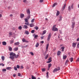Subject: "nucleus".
I'll list each match as a JSON object with an SVG mask.
<instances>
[{"instance_id":"nucleus-1","label":"nucleus","mask_w":79,"mask_h":79,"mask_svg":"<svg viewBox=\"0 0 79 79\" xmlns=\"http://www.w3.org/2000/svg\"><path fill=\"white\" fill-rule=\"evenodd\" d=\"M10 56L9 57V58H10L11 60H13L15 58H18L19 56V55L18 54L16 55V54L13 52L10 53Z\"/></svg>"},{"instance_id":"nucleus-2","label":"nucleus","mask_w":79,"mask_h":79,"mask_svg":"<svg viewBox=\"0 0 79 79\" xmlns=\"http://www.w3.org/2000/svg\"><path fill=\"white\" fill-rule=\"evenodd\" d=\"M52 30L53 31H58V28L56 27H52Z\"/></svg>"},{"instance_id":"nucleus-3","label":"nucleus","mask_w":79,"mask_h":79,"mask_svg":"<svg viewBox=\"0 0 79 79\" xmlns=\"http://www.w3.org/2000/svg\"><path fill=\"white\" fill-rule=\"evenodd\" d=\"M51 35L52 34L51 33H50L49 34L47 39V40H48V41H49V40L50 39V38H51Z\"/></svg>"},{"instance_id":"nucleus-4","label":"nucleus","mask_w":79,"mask_h":79,"mask_svg":"<svg viewBox=\"0 0 79 79\" xmlns=\"http://www.w3.org/2000/svg\"><path fill=\"white\" fill-rule=\"evenodd\" d=\"M48 61H47V63H50V62H52V58L51 57H50L48 59Z\"/></svg>"},{"instance_id":"nucleus-5","label":"nucleus","mask_w":79,"mask_h":79,"mask_svg":"<svg viewBox=\"0 0 79 79\" xmlns=\"http://www.w3.org/2000/svg\"><path fill=\"white\" fill-rule=\"evenodd\" d=\"M72 27L73 29V28H74V26H75V22H72Z\"/></svg>"},{"instance_id":"nucleus-6","label":"nucleus","mask_w":79,"mask_h":79,"mask_svg":"<svg viewBox=\"0 0 79 79\" xmlns=\"http://www.w3.org/2000/svg\"><path fill=\"white\" fill-rule=\"evenodd\" d=\"M77 43V42L76 43H73V44H72V46L73 47H76V44Z\"/></svg>"},{"instance_id":"nucleus-7","label":"nucleus","mask_w":79,"mask_h":79,"mask_svg":"<svg viewBox=\"0 0 79 79\" xmlns=\"http://www.w3.org/2000/svg\"><path fill=\"white\" fill-rule=\"evenodd\" d=\"M22 41L23 42H27V43H28V42H29V41L26 40V39H25L24 38L23 39Z\"/></svg>"},{"instance_id":"nucleus-8","label":"nucleus","mask_w":79,"mask_h":79,"mask_svg":"<svg viewBox=\"0 0 79 79\" xmlns=\"http://www.w3.org/2000/svg\"><path fill=\"white\" fill-rule=\"evenodd\" d=\"M23 29H27V28H28V27L26 25H24L23 26Z\"/></svg>"},{"instance_id":"nucleus-9","label":"nucleus","mask_w":79,"mask_h":79,"mask_svg":"<svg viewBox=\"0 0 79 79\" xmlns=\"http://www.w3.org/2000/svg\"><path fill=\"white\" fill-rule=\"evenodd\" d=\"M27 12L28 14L30 15L31 12H30V10H29V9H28L27 10Z\"/></svg>"},{"instance_id":"nucleus-10","label":"nucleus","mask_w":79,"mask_h":79,"mask_svg":"<svg viewBox=\"0 0 79 79\" xmlns=\"http://www.w3.org/2000/svg\"><path fill=\"white\" fill-rule=\"evenodd\" d=\"M20 16L21 18H23V17L24 16V15L23 14H21Z\"/></svg>"},{"instance_id":"nucleus-11","label":"nucleus","mask_w":79,"mask_h":79,"mask_svg":"<svg viewBox=\"0 0 79 79\" xmlns=\"http://www.w3.org/2000/svg\"><path fill=\"white\" fill-rule=\"evenodd\" d=\"M48 47H49V44H47L46 46V51H47L48 50Z\"/></svg>"},{"instance_id":"nucleus-12","label":"nucleus","mask_w":79,"mask_h":79,"mask_svg":"<svg viewBox=\"0 0 79 79\" xmlns=\"http://www.w3.org/2000/svg\"><path fill=\"white\" fill-rule=\"evenodd\" d=\"M2 43L3 45H6V42L5 41H3Z\"/></svg>"},{"instance_id":"nucleus-13","label":"nucleus","mask_w":79,"mask_h":79,"mask_svg":"<svg viewBox=\"0 0 79 79\" xmlns=\"http://www.w3.org/2000/svg\"><path fill=\"white\" fill-rule=\"evenodd\" d=\"M65 7H66V4H65L62 7V11H63L64 10Z\"/></svg>"},{"instance_id":"nucleus-14","label":"nucleus","mask_w":79,"mask_h":79,"mask_svg":"<svg viewBox=\"0 0 79 79\" xmlns=\"http://www.w3.org/2000/svg\"><path fill=\"white\" fill-rule=\"evenodd\" d=\"M14 45H19V42L15 43Z\"/></svg>"},{"instance_id":"nucleus-15","label":"nucleus","mask_w":79,"mask_h":79,"mask_svg":"<svg viewBox=\"0 0 79 79\" xmlns=\"http://www.w3.org/2000/svg\"><path fill=\"white\" fill-rule=\"evenodd\" d=\"M57 71H58V69L57 68H55L54 69L53 72V73H55Z\"/></svg>"},{"instance_id":"nucleus-16","label":"nucleus","mask_w":79,"mask_h":79,"mask_svg":"<svg viewBox=\"0 0 79 79\" xmlns=\"http://www.w3.org/2000/svg\"><path fill=\"white\" fill-rule=\"evenodd\" d=\"M12 68L11 67H7L6 68V69L7 70H10V69H11Z\"/></svg>"},{"instance_id":"nucleus-17","label":"nucleus","mask_w":79,"mask_h":79,"mask_svg":"<svg viewBox=\"0 0 79 79\" xmlns=\"http://www.w3.org/2000/svg\"><path fill=\"white\" fill-rule=\"evenodd\" d=\"M51 66H52V64H48V70L49 69H50V67H51Z\"/></svg>"},{"instance_id":"nucleus-18","label":"nucleus","mask_w":79,"mask_h":79,"mask_svg":"<svg viewBox=\"0 0 79 79\" xmlns=\"http://www.w3.org/2000/svg\"><path fill=\"white\" fill-rule=\"evenodd\" d=\"M30 26L31 27H34V23H31L30 25Z\"/></svg>"},{"instance_id":"nucleus-19","label":"nucleus","mask_w":79,"mask_h":79,"mask_svg":"<svg viewBox=\"0 0 79 79\" xmlns=\"http://www.w3.org/2000/svg\"><path fill=\"white\" fill-rule=\"evenodd\" d=\"M69 62V60H67L65 63V65H67Z\"/></svg>"},{"instance_id":"nucleus-20","label":"nucleus","mask_w":79,"mask_h":79,"mask_svg":"<svg viewBox=\"0 0 79 79\" xmlns=\"http://www.w3.org/2000/svg\"><path fill=\"white\" fill-rule=\"evenodd\" d=\"M18 50V48L16 47L14 48V51H17Z\"/></svg>"},{"instance_id":"nucleus-21","label":"nucleus","mask_w":79,"mask_h":79,"mask_svg":"<svg viewBox=\"0 0 79 79\" xmlns=\"http://www.w3.org/2000/svg\"><path fill=\"white\" fill-rule=\"evenodd\" d=\"M25 33L27 35H28L29 34V31H25Z\"/></svg>"},{"instance_id":"nucleus-22","label":"nucleus","mask_w":79,"mask_h":79,"mask_svg":"<svg viewBox=\"0 0 79 79\" xmlns=\"http://www.w3.org/2000/svg\"><path fill=\"white\" fill-rule=\"evenodd\" d=\"M39 43H37L35 45V47L36 48H37L38 47H39Z\"/></svg>"},{"instance_id":"nucleus-23","label":"nucleus","mask_w":79,"mask_h":79,"mask_svg":"<svg viewBox=\"0 0 79 79\" xmlns=\"http://www.w3.org/2000/svg\"><path fill=\"white\" fill-rule=\"evenodd\" d=\"M46 32H47V31L46 30L43 31V33L42 34V35H44V34H45L46 33Z\"/></svg>"},{"instance_id":"nucleus-24","label":"nucleus","mask_w":79,"mask_h":79,"mask_svg":"<svg viewBox=\"0 0 79 79\" xmlns=\"http://www.w3.org/2000/svg\"><path fill=\"white\" fill-rule=\"evenodd\" d=\"M9 51L10 52H11V51H12V48L10 46L9 47Z\"/></svg>"},{"instance_id":"nucleus-25","label":"nucleus","mask_w":79,"mask_h":79,"mask_svg":"<svg viewBox=\"0 0 79 79\" xmlns=\"http://www.w3.org/2000/svg\"><path fill=\"white\" fill-rule=\"evenodd\" d=\"M60 15V11H57L56 14V15L57 16H58Z\"/></svg>"},{"instance_id":"nucleus-26","label":"nucleus","mask_w":79,"mask_h":79,"mask_svg":"<svg viewBox=\"0 0 79 79\" xmlns=\"http://www.w3.org/2000/svg\"><path fill=\"white\" fill-rule=\"evenodd\" d=\"M48 72H47L46 73V78H48Z\"/></svg>"},{"instance_id":"nucleus-27","label":"nucleus","mask_w":79,"mask_h":79,"mask_svg":"<svg viewBox=\"0 0 79 79\" xmlns=\"http://www.w3.org/2000/svg\"><path fill=\"white\" fill-rule=\"evenodd\" d=\"M1 58L2 61H4V60H5V56H2L1 57Z\"/></svg>"},{"instance_id":"nucleus-28","label":"nucleus","mask_w":79,"mask_h":79,"mask_svg":"<svg viewBox=\"0 0 79 79\" xmlns=\"http://www.w3.org/2000/svg\"><path fill=\"white\" fill-rule=\"evenodd\" d=\"M25 25H27V26H29V23L28 22L25 23Z\"/></svg>"},{"instance_id":"nucleus-29","label":"nucleus","mask_w":79,"mask_h":79,"mask_svg":"<svg viewBox=\"0 0 79 79\" xmlns=\"http://www.w3.org/2000/svg\"><path fill=\"white\" fill-rule=\"evenodd\" d=\"M61 49H62V52H64V47H62L61 48Z\"/></svg>"},{"instance_id":"nucleus-30","label":"nucleus","mask_w":79,"mask_h":79,"mask_svg":"<svg viewBox=\"0 0 79 79\" xmlns=\"http://www.w3.org/2000/svg\"><path fill=\"white\" fill-rule=\"evenodd\" d=\"M60 53H61V52L60 51H58L57 52V55L59 56V55H60Z\"/></svg>"},{"instance_id":"nucleus-31","label":"nucleus","mask_w":79,"mask_h":79,"mask_svg":"<svg viewBox=\"0 0 79 79\" xmlns=\"http://www.w3.org/2000/svg\"><path fill=\"white\" fill-rule=\"evenodd\" d=\"M31 79H36V77H34L32 75Z\"/></svg>"},{"instance_id":"nucleus-32","label":"nucleus","mask_w":79,"mask_h":79,"mask_svg":"<svg viewBox=\"0 0 79 79\" xmlns=\"http://www.w3.org/2000/svg\"><path fill=\"white\" fill-rule=\"evenodd\" d=\"M56 4H57V3H54L53 5H52V7L53 8V7H55V6L56 5Z\"/></svg>"},{"instance_id":"nucleus-33","label":"nucleus","mask_w":79,"mask_h":79,"mask_svg":"<svg viewBox=\"0 0 79 79\" xmlns=\"http://www.w3.org/2000/svg\"><path fill=\"white\" fill-rule=\"evenodd\" d=\"M70 60L71 62H72L73 61V57H71L70 59Z\"/></svg>"},{"instance_id":"nucleus-34","label":"nucleus","mask_w":79,"mask_h":79,"mask_svg":"<svg viewBox=\"0 0 79 79\" xmlns=\"http://www.w3.org/2000/svg\"><path fill=\"white\" fill-rule=\"evenodd\" d=\"M13 42H14V41L13 40H11L10 41V44H13Z\"/></svg>"},{"instance_id":"nucleus-35","label":"nucleus","mask_w":79,"mask_h":79,"mask_svg":"<svg viewBox=\"0 0 79 79\" xmlns=\"http://www.w3.org/2000/svg\"><path fill=\"white\" fill-rule=\"evenodd\" d=\"M31 18V15H29L27 17V19H29V18Z\"/></svg>"},{"instance_id":"nucleus-36","label":"nucleus","mask_w":79,"mask_h":79,"mask_svg":"<svg viewBox=\"0 0 79 79\" xmlns=\"http://www.w3.org/2000/svg\"><path fill=\"white\" fill-rule=\"evenodd\" d=\"M67 58V57L66 56H63V59H66V58Z\"/></svg>"},{"instance_id":"nucleus-37","label":"nucleus","mask_w":79,"mask_h":79,"mask_svg":"<svg viewBox=\"0 0 79 79\" xmlns=\"http://www.w3.org/2000/svg\"><path fill=\"white\" fill-rule=\"evenodd\" d=\"M68 10H69V11L71 10V7H70V6H69V7H68Z\"/></svg>"},{"instance_id":"nucleus-38","label":"nucleus","mask_w":79,"mask_h":79,"mask_svg":"<svg viewBox=\"0 0 79 79\" xmlns=\"http://www.w3.org/2000/svg\"><path fill=\"white\" fill-rule=\"evenodd\" d=\"M48 56H49V55H48V54H47L45 57V59H47V58H48Z\"/></svg>"},{"instance_id":"nucleus-39","label":"nucleus","mask_w":79,"mask_h":79,"mask_svg":"<svg viewBox=\"0 0 79 79\" xmlns=\"http://www.w3.org/2000/svg\"><path fill=\"white\" fill-rule=\"evenodd\" d=\"M12 35V32H10L9 35V36H11Z\"/></svg>"},{"instance_id":"nucleus-40","label":"nucleus","mask_w":79,"mask_h":79,"mask_svg":"<svg viewBox=\"0 0 79 79\" xmlns=\"http://www.w3.org/2000/svg\"><path fill=\"white\" fill-rule=\"evenodd\" d=\"M19 29H22V26H20L18 27Z\"/></svg>"},{"instance_id":"nucleus-41","label":"nucleus","mask_w":79,"mask_h":79,"mask_svg":"<svg viewBox=\"0 0 79 79\" xmlns=\"http://www.w3.org/2000/svg\"><path fill=\"white\" fill-rule=\"evenodd\" d=\"M14 69L15 70V71H17L18 69H17V68L16 67H14Z\"/></svg>"},{"instance_id":"nucleus-42","label":"nucleus","mask_w":79,"mask_h":79,"mask_svg":"<svg viewBox=\"0 0 79 79\" xmlns=\"http://www.w3.org/2000/svg\"><path fill=\"white\" fill-rule=\"evenodd\" d=\"M35 29H36V30H38L39 29V27H35Z\"/></svg>"},{"instance_id":"nucleus-43","label":"nucleus","mask_w":79,"mask_h":79,"mask_svg":"<svg viewBox=\"0 0 79 79\" xmlns=\"http://www.w3.org/2000/svg\"><path fill=\"white\" fill-rule=\"evenodd\" d=\"M42 70L43 72H44L45 71V69H42Z\"/></svg>"},{"instance_id":"nucleus-44","label":"nucleus","mask_w":79,"mask_h":79,"mask_svg":"<svg viewBox=\"0 0 79 79\" xmlns=\"http://www.w3.org/2000/svg\"><path fill=\"white\" fill-rule=\"evenodd\" d=\"M34 20H35V19H33L31 21V23H34Z\"/></svg>"},{"instance_id":"nucleus-45","label":"nucleus","mask_w":79,"mask_h":79,"mask_svg":"<svg viewBox=\"0 0 79 79\" xmlns=\"http://www.w3.org/2000/svg\"><path fill=\"white\" fill-rule=\"evenodd\" d=\"M57 69L58 71H60V67H58Z\"/></svg>"},{"instance_id":"nucleus-46","label":"nucleus","mask_w":79,"mask_h":79,"mask_svg":"<svg viewBox=\"0 0 79 79\" xmlns=\"http://www.w3.org/2000/svg\"><path fill=\"white\" fill-rule=\"evenodd\" d=\"M59 18L60 19H62L63 17H62V16H61V15H59Z\"/></svg>"},{"instance_id":"nucleus-47","label":"nucleus","mask_w":79,"mask_h":79,"mask_svg":"<svg viewBox=\"0 0 79 79\" xmlns=\"http://www.w3.org/2000/svg\"><path fill=\"white\" fill-rule=\"evenodd\" d=\"M34 32H35V31L34 30H32L31 31V33H34Z\"/></svg>"},{"instance_id":"nucleus-48","label":"nucleus","mask_w":79,"mask_h":79,"mask_svg":"<svg viewBox=\"0 0 79 79\" xmlns=\"http://www.w3.org/2000/svg\"><path fill=\"white\" fill-rule=\"evenodd\" d=\"M17 68H18V69H19V68H20V66H19V65H17Z\"/></svg>"},{"instance_id":"nucleus-49","label":"nucleus","mask_w":79,"mask_h":79,"mask_svg":"<svg viewBox=\"0 0 79 79\" xmlns=\"http://www.w3.org/2000/svg\"><path fill=\"white\" fill-rule=\"evenodd\" d=\"M2 71L3 72L6 71V69H2Z\"/></svg>"},{"instance_id":"nucleus-50","label":"nucleus","mask_w":79,"mask_h":79,"mask_svg":"<svg viewBox=\"0 0 79 79\" xmlns=\"http://www.w3.org/2000/svg\"><path fill=\"white\" fill-rule=\"evenodd\" d=\"M37 37H38V35H35V37H34L35 39L36 38H37Z\"/></svg>"},{"instance_id":"nucleus-51","label":"nucleus","mask_w":79,"mask_h":79,"mask_svg":"<svg viewBox=\"0 0 79 79\" xmlns=\"http://www.w3.org/2000/svg\"><path fill=\"white\" fill-rule=\"evenodd\" d=\"M18 76L19 77L21 76V73H18Z\"/></svg>"},{"instance_id":"nucleus-52","label":"nucleus","mask_w":79,"mask_h":79,"mask_svg":"<svg viewBox=\"0 0 79 79\" xmlns=\"http://www.w3.org/2000/svg\"><path fill=\"white\" fill-rule=\"evenodd\" d=\"M30 53L31 54V55H32V56L34 55V53H33V52H31Z\"/></svg>"},{"instance_id":"nucleus-53","label":"nucleus","mask_w":79,"mask_h":79,"mask_svg":"<svg viewBox=\"0 0 79 79\" xmlns=\"http://www.w3.org/2000/svg\"><path fill=\"white\" fill-rule=\"evenodd\" d=\"M25 22H28V20L27 19H26L25 20Z\"/></svg>"},{"instance_id":"nucleus-54","label":"nucleus","mask_w":79,"mask_h":79,"mask_svg":"<svg viewBox=\"0 0 79 79\" xmlns=\"http://www.w3.org/2000/svg\"><path fill=\"white\" fill-rule=\"evenodd\" d=\"M44 1L43 0H40V3H42V2H43V1Z\"/></svg>"},{"instance_id":"nucleus-55","label":"nucleus","mask_w":79,"mask_h":79,"mask_svg":"<svg viewBox=\"0 0 79 79\" xmlns=\"http://www.w3.org/2000/svg\"><path fill=\"white\" fill-rule=\"evenodd\" d=\"M77 48H79V43H78L77 46Z\"/></svg>"},{"instance_id":"nucleus-56","label":"nucleus","mask_w":79,"mask_h":79,"mask_svg":"<svg viewBox=\"0 0 79 79\" xmlns=\"http://www.w3.org/2000/svg\"><path fill=\"white\" fill-rule=\"evenodd\" d=\"M27 2V0H23V2H24V3H26Z\"/></svg>"},{"instance_id":"nucleus-57","label":"nucleus","mask_w":79,"mask_h":79,"mask_svg":"<svg viewBox=\"0 0 79 79\" xmlns=\"http://www.w3.org/2000/svg\"><path fill=\"white\" fill-rule=\"evenodd\" d=\"M20 68H21V69H23V65L21 66L20 67Z\"/></svg>"},{"instance_id":"nucleus-58","label":"nucleus","mask_w":79,"mask_h":79,"mask_svg":"<svg viewBox=\"0 0 79 79\" xmlns=\"http://www.w3.org/2000/svg\"><path fill=\"white\" fill-rule=\"evenodd\" d=\"M44 36L41 37V39H44Z\"/></svg>"},{"instance_id":"nucleus-59","label":"nucleus","mask_w":79,"mask_h":79,"mask_svg":"<svg viewBox=\"0 0 79 79\" xmlns=\"http://www.w3.org/2000/svg\"><path fill=\"white\" fill-rule=\"evenodd\" d=\"M41 44H44V41H42L41 42Z\"/></svg>"},{"instance_id":"nucleus-60","label":"nucleus","mask_w":79,"mask_h":79,"mask_svg":"<svg viewBox=\"0 0 79 79\" xmlns=\"http://www.w3.org/2000/svg\"><path fill=\"white\" fill-rule=\"evenodd\" d=\"M56 25H55L53 26V27H56Z\"/></svg>"},{"instance_id":"nucleus-61","label":"nucleus","mask_w":79,"mask_h":79,"mask_svg":"<svg viewBox=\"0 0 79 79\" xmlns=\"http://www.w3.org/2000/svg\"><path fill=\"white\" fill-rule=\"evenodd\" d=\"M77 42H78L79 41V38H78V39H77Z\"/></svg>"},{"instance_id":"nucleus-62","label":"nucleus","mask_w":79,"mask_h":79,"mask_svg":"<svg viewBox=\"0 0 79 79\" xmlns=\"http://www.w3.org/2000/svg\"><path fill=\"white\" fill-rule=\"evenodd\" d=\"M61 20H62V19H59V21H61Z\"/></svg>"},{"instance_id":"nucleus-63","label":"nucleus","mask_w":79,"mask_h":79,"mask_svg":"<svg viewBox=\"0 0 79 79\" xmlns=\"http://www.w3.org/2000/svg\"><path fill=\"white\" fill-rule=\"evenodd\" d=\"M77 61H79V58H78L77 59Z\"/></svg>"},{"instance_id":"nucleus-64","label":"nucleus","mask_w":79,"mask_h":79,"mask_svg":"<svg viewBox=\"0 0 79 79\" xmlns=\"http://www.w3.org/2000/svg\"><path fill=\"white\" fill-rule=\"evenodd\" d=\"M13 77H16V74H14L13 75Z\"/></svg>"}]
</instances>
